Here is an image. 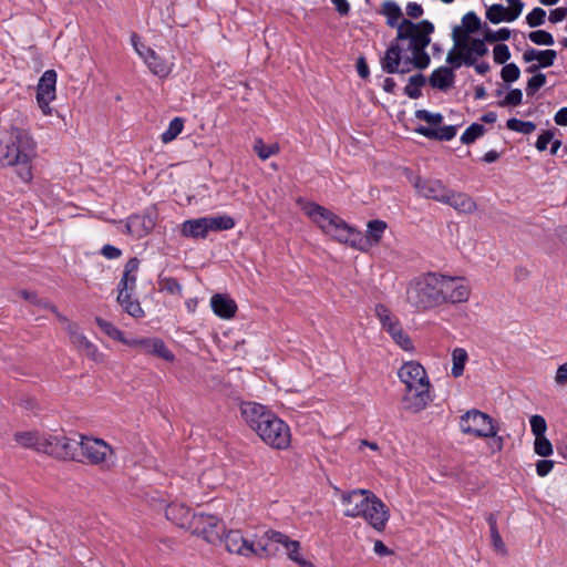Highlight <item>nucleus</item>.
<instances>
[{
	"mask_svg": "<svg viewBox=\"0 0 567 567\" xmlns=\"http://www.w3.org/2000/svg\"><path fill=\"white\" fill-rule=\"evenodd\" d=\"M556 58H557V52L555 50H551V49L539 50L538 58H537L538 65L544 69L549 68L554 64Z\"/></svg>",
	"mask_w": 567,
	"mask_h": 567,
	"instance_id": "nucleus-54",
	"label": "nucleus"
},
{
	"mask_svg": "<svg viewBox=\"0 0 567 567\" xmlns=\"http://www.w3.org/2000/svg\"><path fill=\"white\" fill-rule=\"evenodd\" d=\"M374 311L382 328L391 336L393 341L404 351H413L414 347L411 338L403 331L399 320L392 316L391 311L382 303H378Z\"/></svg>",
	"mask_w": 567,
	"mask_h": 567,
	"instance_id": "nucleus-9",
	"label": "nucleus"
},
{
	"mask_svg": "<svg viewBox=\"0 0 567 567\" xmlns=\"http://www.w3.org/2000/svg\"><path fill=\"white\" fill-rule=\"evenodd\" d=\"M71 342L78 348V350L84 352V354L95 362L103 361V354L99 351L97 347L92 343L84 334L80 333L78 326L70 323L68 326Z\"/></svg>",
	"mask_w": 567,
	"mask_h": 567,
	"instance_id": "nucleus-19",
	"label": "nucleus"
},
{
	"mask_svg": "<svg viewBox=\"0 0 567 567\" xmlns=\"http://www.w3.org/2000/svg\"><path fill=\"white\" fill-rule=\"evenodd\" d=\"M347 507L343 512L347 517H362L377 532H383L390 518L386 505L369 489H353L341 497Z\"/></svg>",
	"mask_w": 567,
	"mask_h": 567,
	"instance_id": "nucleus-2",
	"label": "nucleus"
},
{
	"mask_svg": "<svg viewBox=\"0 0 567 567\" xmlns=\"http://www.w3.org/2000/svg\"><path fill=\"white\" fill-rule=\"evenodd\" d=\"M437 281L439 286L442 287V292H440L442 305L460 303L468 300L470 288L465 285L464 278L444 276L437 272Z\"/></svg>",
	"mask_w": 567,
	"mask_h": 567,
	"instance_id": "nucleus-10",
	"label": "nucleus"
},
{
	"mask_svg": "<svg viewBox=\"0 0 567 567\" xmlns=\"http://www.w3.org/2000/svg\"><path fill=\"white\" fill-rule=\"evenodd\" d=\"M386 229V223L380 219L370 220L367 225V238L365 241L370 245H377L382 238L383 233Z\"/></svg>",
	"mask_w": 567,
	"mask_h": 567,
	"instance_id": "nucleus-32",
	"label": "nucleus"
},
{
	"mask_svg": "<svg viewBox=\"0 0 567 567\" xmlns=\"http://www.w3.org/2000/svg\"><path fill=\"white\" fill-rule=\"evenodd\" d=\"M523 92L519 89H512L505 96L504 100L498 102V106H517L522 104Z\"/></svg>",
	"mask_w": 567,
	"mask_h": 567,
	"instance_id": "nucleus-51",
	"label": "nucleus"
},
{
	"mask_svg": "<svg viewBox=\"0 0 567 567\" xmlns=\"http://www.w3.org/2000/svg\"><path fill=\"white\" fill-rule=\"evenodd\" d=\"M455 80V74L452 69L447 66H440L435 69L429 78V83L432 87L441 91H447Z\"/></svg>",
	"mask_w": 567,
	"mask_h": 567,
	"instance_id": "nucleus-26",
	"label": "nucleus"
},
{
	"mask_svg": "<svg viewBox=\"0 0 567 567\" xmlns=\"http://www.w3.org/2000/svg\"><path fill=\"white\" fill-rule=\"evenodd\" d=\"M462 23L464 27V38H467L468 33L477 32L481 29V20L473 11L464 14Z\"/></svg>",
	"mask_w": 567,
	"mask_h": 567,
	"instance_id": "nucleus-43",
	"label": "nucleus"
},
{
	"mask_svg": "<svg viewBox=\"0 0 567 567\" xmlns=\"http://www.w3.org/2000/svg\"><path fill=\"white\" fill-rule=\"evenodd\" d=\"M44 434H40L38 432H17L14 434V440L18 444L25 449H32L37 452H40V447L42 446V440Z\"/></svg>",
	"mask_w": 567,
	"mask_h": 567,
	"instance_id": "nucleus-29",
	"label": "nucleus"
},
{
	"mask_svg": "<svg viewBox=\"0 0 567 567\" xmlns=\"http://www.w3.org/2000/svg\"><path fill=\"white\" fill-rule=\"evenodd\" d=\"M443 204L452 206L455 210L463 214H472L476 210V203L464 193H455L451 189L447 190V199Z\"/></svg>",
	"mask_w": 567,
	"mask_h": 567,
	"instance_id": "nucleus-25",
	"label": "nucleus"
},
{
	"mask_svg": "<svg viewBox=\"0 0 567 567\" xmlns=\"http://www.w3.org/2000/svg\"><path fill=\"white\" fill-rule=\"evenodd\" d=\"M507 2L511 4L512 9L508 13L507 21H514L518 18L523 10V2L520 0H507Z\"/></svg>",
	"mask_w": 567,
	"mask_h": 567,
	"instance_id": "nucleus-62",
	"label": "nucleus"
},
{
	"mask_svg": "<svg viewBox=\"0 0 567 567\" xmlns=\"http://www.w3.org/2000/svg\"><path fill=\"white\" fill-rule=\"evenodd\" d=\"M229 553L239 554L243 556L260 555L259 548H256L254 543L244 538L239 530H229L225 534L221 542Z\"/></svg>",
	"mask_w": 567,
	"mask_h": 567,
	"instance_id": "nucleus-18",
	"label": "nucleus"
},
{
	"mask_svg": "<svg viewBox=\"0 0 567 567\" xmlns=\"http://www.w3.org/2000/svg\"><path fill=\"white\" fill-rule=\"evenodd\" d=\"M78 444L82 455L90 464L102 465L113 454L112 447L102 439L82 436Z\"/></svg>",
	"mask_w": 567,
	"mask_h": 567,
	"instance_id": "nucleus-12",
	"label": "nucleus"
},
{
	"mask_svg": "<svg viewBox=\"0 0 567 567\" xmlns=\"http://www.w3.org/2000/svg\"><path fill=\"white\" fill-rule=\"evenodd\" d=\"M398 375L406 388L429 381L425 369L415 361L405 362L398 372Z\"/></svg>",
	"mask_w": 567,
	"mask_h": 567,
	"instance_id": "nucleus-20",
	"label": "nucleus"
},
{
	"mask_svg": "<svg viewBox=\"0 0 567 567\" xmlns=\"http://www.w3.org/2000/svg\"><path fill=\"white\" fill-rule=\"evenodd\" d=\"M493 53H494V61L497 64H505L511 58V52H509L508 47L503 43L496 44L494 47Z\"/></svg>",
	"mask_w": 567,
	"mask_h": 567,
	"instance_id": "nucleus-55",
	"label": "nucleus"
},
{
	"mask_svg": "<svg viewBox=\"0 0 567 567\" xmlns=\"http://www.w3.org/2000/svg\"><path fill=\"white\" fill-rule=\"evenodd\" d=\"M413 186L420 196L431 198L443 203L447 199L449 188L440 181L434 178L415 177Z\"/></svg>",
	"mask_w": 567,
	"mask_h": 567,
	"instance_id": "nucleus-17",
	"label": "nucleus"
},
{
	"mask_svg": "<svg viewBox=\"0 0 567 567\" xmlns=\"http://www.w3.org/2000/svg\"><path fill=\"white\" fill-rule=\"evenodd\" d=\"M415 117L429 123L430 125H439L443 121V115L441 113H431L427 110L415 111Z\"/></svg>",
	"mask_w": 567,
	"mask_h": 567,
	"instance_id": "nucleus-53",
	"label": "nucleus"
},
{
	"mask_svg": "<svg viewBox=\"0 0 567 567\" xmlns=\"http://www.w3.org/2000/svg\"><path fill=\"white\" fill-rule=\"evenodd\" d=\"M285 548L287 549L288 557L295 563L300 558L299 548L300 544L297 540H289L285 544Z\"/></svg>",
	"mask_w": 567,
	"mask_h": 567,
	"instance_id": "nucleus-59",
	"label": "nucleus"
},
{
	"mask_svg": "<svg viewBox=\"0 0 567 567\" xmlns=\"http://www.w3.org/2000/svg\"><path fill=\"white\" fill-rule=\"evenodd\" d=\"M254 151L260 159L266 161L279 152L278 144L265 145L261 138H257L254 144Z\"/></svg>",
	"mask_w": 567,
	"mask_h": 567,
	"instance_id": "nucleus-42",
	"label": "nucleus"
},
{
	"mask_svg": "<svg viewBox=\"0 0 567 567\" xmlns=\"http://www.w3.org/2000/svg\"><path fill=\"white\" fill-rule=\"evenodd\" d=\"M184 128V120L182 117H175L169 122V125L165 132L161 135L163 143H169L175 140Z\"/></svg>",
	"mask_w": 567,
	"mask_h": 567,
	"instance_id": "nucleus-37",
	"label": "nucleus"
},
{
	"mask_svg": "<svg viewBox=\"0 0 567 567\" xmlns=\"http://www.w3.org/2000/svg\"><path fill=\"white\" fill-rule=\"evenodd\" d=\"M485 42L486 41L484 39H473L468 47L475 53V55L483 56L488 52Z\"/></svg>",
	"mask_w": 567,
	"mask_h": 567,
	"instance_id": "nucleus-58",
	"label": "nucleus"
},
{
	"mask_svg": "<svg viewBox=\"0 0 567 567\" xmlns=\"http://www.w3.org/2000/svg\"><path fill=\"white\" fill-rule=\"evenodd\" d=\"M40 452L60 460H79L78 441L64 435L44 434Z\"/></svg>",
	"mask_w": 567,
	"mask_h": 567,
	"instance_id": "nucleus-8",
	"label": "nucleus"
},
{
	"mask_svg": "<svg viewBox=\"0 0 567 567\" xmlns=\"http://www.w3.org/2000/svg\"><path fill=\"white\" fill-rule=\"evenodd\" d=\"M158 286L161 291H166L171 295H182V286L177 281V279L173 277H162L158 278Z\"/></svg>",
	"mask_w": 567,
	"mask_h": 567,
	"instance_id": "nucleus-44",
	"label": "nucleus"
},
{
	"mask_svg": "<svg viewBox=\"0 0 567 567\" xmlns=\"http://www.w3.org/2000/svg\"><path fill=\"white\" fill-rule=\"evenodd\" d=\"M458 48L461 49L463 63L468 66L474 65L476 62V58L473 55L475 53L470 49V47L465 43Z\"/></svg>",
	"mask_w": 567,
	"mask_h": 567,
	"instance_id": "nucleus-61",
	"label": "nucleus"
},
{
	"mask_svg": "<svg viewBox=\"0 0 567 567\" xmlns=\"http://www.w3.org/2000/svg\"><path fill=\"white\" fill-rule=\"evenodd\" d=\"M528 39L537 45H553L555 43L553 34L545 30L529 32Z\"/></svg>",
	"mask_w": 567,
	"mask_h": 567,
	"instance_id": "nucleus-45",
	"label": "nucleus"
},
{
	"mask_svg": "<svg viewBox=\"0 0 567 567\" xmlns=\"http://www.w3.org/2000/svg\"><path fill=\"white\" fill-rule=\"evenodd\" d=\"M426 83V78L422 73L410 76L404 93L410 99H419L422 95L421 87Z\"/></svg>",
	"mask_w": 567,
	"mask_h": 567,
	"instance_id": "nucleus-35",
	"label": "nucleus"
},
{
	"mask_svg": "<svg viewBox=\"0 0 567 567\" xmlns=\"http://www.w3.org/2000/svg\"><path fill=\"white\" fill-rule=\"evenodd\" d=\"M486 128L478 123L471 124L461 136L463 144L470 145L484 135Z\"/></svg>",
	"mask_w": 567,
	"mask_h": 567,
	"instance_id": "nucleus-39",
	"label": "nucleus"
},
{
	"mask_svg": "<svg viewBox=\"0 0 567 567\" xmlns=\"http://www.w3.org/2000/svg\"><path fill=\"white\" fill-rule=\"evenodd\" d=\"M546 83V75L544 73H536L533 75L526 85V94L533 96Z\"/></svg>",
	"mask_w": 567,
	"mask_h": 567,
	"instance_id": "nucleus-48",
	"label": "nucleus"
},
{
	"mask_svg": "<svg viewBox=\"0 0 567 567\" xmlns=\"http://www.w3.org/2000/svg\"><path fill=\"white\" fill-rule=\"evenodd\" d=\"M153 338H136V339H130L125 340L124 344L133 348L141 349L144 353H150L151 347H152Z\"/></svg>",
	"mask_w": 567,
	"mask_h": 567,
	"instance_id": "nucleus-56",
	"label": "nucleus"
},
{
	"mask_svg": "<svg viewBox=\"0 0 567 567\" xmlns=\"http://www.w3.org/2000/svg\"><path fill=\"white\" fill-rule=\"evenodd\" d=\"M35 154V143L30 134L22 128L12 127L1 157L2 165L18 166V176L28 183L32 179L31 162Z\"/></svg>",
	"mask_w": 567,
	"mask_h": 567,
	"instance_id": "nucleus-3",
	"label": "nucleus"
},
{
	"mask_svg": "<svg viewBox=\"0 0 567 567\" xmlns=\"http://www.w3.org/2000/svg\"><path fill=\"white\" fill-rule=\"evenodd\" d=\"M399 41L400 40H396L395 38L386 49L384 56L381 59L382 70L388 74L399 72V66L402 61V49Z\"/></svg>",
	"mask_w": 567,
	"mask_h": 567,
	"instance_id": "nucleus-22",
	"label": "nucleus"
},
{
	"mask_svg": "<svg viewBox=\"0 0 567 567\" xmlns=\"http://www.w3.org/2000/svg\"><path fill=\"white\" fill-rule=\"evenodd\" d=\"M554 133L551 131H544L536 141V148L539 152L547 150L548 144L553 141Z\"/></svg>",
	"mask_w": 567,
	"mask_h": 567,
	"instance_id": "nucleus-57",
	"label": "nucleus"
},
{
	"mask_svg": "<svg viewBox=\"0 0 567 567\" xmlns=\"http://www.w3.org/2000/svg\"><path fill=\"white\" fill-rule=\"evenodd\" d=\"M520 70L515 63H507L501 71V76L504 82L512 83L519 79Z\"/></svg>",
	"mask_w": 567,
	"mask_h": 567,
	"instance_id": "nucleus-50",
	"label": "nucleus"
},
{
	"mask_svg": "<svg viewBox=\"0 0 567 567\" xmlns=\"http://www.w3.org/2000/svg\"><path fill=\"white\" fill-rule=\"evenodd\" d=\"M148 354L156 355L162 358L168 362H173L175 355L168 348L165 346L164 341L158 338H153L152 347Z\"/></svg>",
	"mask_w": 567,
	"mask_h": 567,
	"instance_id": "nucleus-38",
	"label": "nucleus"
},
{
	"mask_svg": "<svg viewBox=\"0 0 567 567\" xmlns=\"http://www.w3.org/2000/svg\"><path fill=\"white\" fill-rule=\"evenodd\" d=\"M434 32V24L429 20L414 23L409 19H402L398 25L396 40H409V49L415 47H427L431 42L430 35Z\"/></svg>",
	"mask_w": 567,
	"mask_h": 567,
	"instance_id": "nucleus-6",
	"label": "nucleus"
},
{
	"mask_svg": "<svg viewBox=\"0 0 567 567\" xmlns=\"http://www.w3.org/2000/svg\"><path fill=\"white\" fill-rule=\"evenodd\" d=\"M95 323L105 334H107L113 340L120 341L122 343H124V341L126 340L124 338V333L120 329H117L112 322L106 321L101 317H96Z\"/></svg>",
	"mask_w": 567,
	"mask_h": 567,
	"instance_id": "nucleus-36",
	"label": "nucleus"
},
{
	"mask_svg": "<svg viewBox=\"0 0 567 567\" xmlns=\"http://www.w3.org/2000/svg\"><path fill=\"white\" fill-rule=\"evenodd\" d=\"M154 226L155 223L150 216L134 215L128 217L126 230L130 235L136 238H142L150 234Z\"/></svg>",
	"mask_w": 567,
	"mask_h": 567,
	"instance_id": "nucleus-24",
	"label": "nucleus"
},
{
	"mask_svg": "<svg viewBox=\"0 0 567 567\" xmlns=\"http://www.w3.org/2000/svg\"><path fill=\"white\" fill-rule=\"evenodd\" d=\"M117 289V302L123 310L134 318H142L144 310L137 299H132L136 289V275L123 272Z\"/></svg>",
	"mask_w": 567,
	"mask_h": 567,
	"instance_id": "nucleus-11",
	"label": "nucleus"
},
{
	"mask_svg": "<svg viewBox=\"0 0 567 567\" xmlns=\"http://www.w3.org/2000/svg\"><path fill=\"white\" fill-rule=\"evenodd\" d=\"M546 11L543 8H534L526 17V22L530 28H536L545 23Z\"/></svg>",
	"mask_w": 567,
	"mask_h": 567,
	"instance_id": "nucleus-49",
	"label": "nucleus"
},
{
	"mask_svg": "<svg viewBox=\"0 0 567 567\" xmlns=\"http://www.w3.org/2000/svg\"><path fill=\"white\" fill-rule=\"evenodd\" d=\"M56 72L47 70L37 86V101L44 115L51 114L50 102L55 99Z\"/></svg>",
	"mask_w": 567,
	"mask_h": 567,
	"instance_id": "nucleus-16",
	"label": "nucleus"
},
{
	"mask_svg": "<svg viewBox=\"0 0 567 567\" xmlns=\"http://www.w3.org/2000/svg\"><path fill=\"white\" fill-rule=\"evenodd\" d=\"M567 17V7L556 8L550 10L549 12V21L551 23H557L566 19Z\"/></svg>",
	"mask_w": 567,
	"mask_h": 567,
	"instance_id": "nucleus-63",
	"label": "nucleus"
},
{
	"mask_svg": "<svg viewBox=\"0 0 567 567\" xmlns=\"http://www.w3.org/2000/svg\"><path fill=\"white\" fill-rule=\"evenodd\" d=\"M468 360V355L465 349L463 348H455L452 351V370L451 373L454 378H458L464 372V367L466 361Z\"/></svg>",
	"mask_w": 567,
	"mask_h": 567,
	"instance_id": "nucleus-34",
	"label": "nucleus"
},
{
	"mask_svg": "<svg viewBox=\"0 0 567 567\" xmlns=\"http://www.w3.org/2000/svg\"><path fill=\"white\" fill-rule=\"evenodd\" d=\"M240 412L247 425L267 445L277 450H285L290 445L289 426L267 406L256 402H244Z\"/></svg>",
	"mask_w": 567,
	"mask_h": 567,
	"instance_id": "nucleus-1",
	"label": "nucleus"
},
{
	"mask_svg": "<svg viewBox=\"0 0 567 567\" xmlns=\"http://www.w3.org/2000/svg\"><path fill=\"white\" fill-rule=\"evenodd\" d=\"M207 229L209 231H221L229 230L235 227V220L233 217L223 215V216H207L205 217Z\"/></svg>",
	"mask_w": 567,
	"mask_h": 567,
	"instance_id": "nucleus-31",
	"label": "nucleus"
},
{
	"mask_svg": "<svg viewBox=\"0 0 567 567\" xmlns=\"http://www.w3.org/2000/svg\"><path fill=\"white\" fill-rule=\"evenodd\" d=\"M460 427L463 433L476 437H496L497 433L493 419L475 409L461 416Z\"/></svg>",
	"mask_w": 567,
	"mask_h": 567,
	"instance_id": "nucleus-7",
	"label": "nucleus"
},
{
	"mask_svg": "<svg viewBox=\"0 0 567 567\" xmlns=\"http://www.w3.org/2000/svg\"><path fill=\"white\" fill-rule=\"evenodd\" d=\"M532 433L535 435V437H539L545 435L547 430V423L546 420L542 415H533L529 420Z\"/></svg>",
	"mask_w": 567,
	"mask_h": 567,
	"instance_id": "nucleus-52",
	"label": "nucleus"
},
{
	"mask_svg": "<svg viewBox=\"0 0 567 567\" xmlns=\"http://www.w3.org/2000/svg\"><path fill=\"white\" fill-rule=\"evenodd\" d=\"M415 132L429 140L435 141H451L455 137L457 132L456 125H447L440 128H433L429 126L420 125L415 128Z\"/></svg>",
	"mask_w": 567,
	"mask_h": 567,
	"instance_id": "nucleus-27",
	"label": "nucleus"
},
{
	"mask_svg": "<svg viewBox=\"0 0 567 567\" xmlns=\"http://www.w3.org/2000/svg\"><path fill=\"white\" fill-rule=\"evenodd\" d=\"M195 513L183 504L172 503L165 509V516L168 520L181 528L188 529L193 522H196Z\"/></svg>",
	"mask_w": 567,
	"mask_h": 567,
	"instance_id": "nucleus-21",
	"label": "nucleus"
},
{
	"mask_svg": "<svg viewBox=\"0 0 567 567\" xmlns=\"http://www.w3.org/2000/svg\"><path fill=\"white\" fill-rule=\"evenodd\" d=\"M511 37V30L507 28H502L497 31H493L486 28L484 32V40L488 43H494L498 41H506Z\"/></svg>",
	"mask_w": 567,
	"mask_h": 567,
	"instance_id": "nucleus-47",
	"label": "nucleus"
},
{
	"mask_svg": "<svg viewBox=\"0 0 567 567\" xmlns=\"http://www.w3.org/2000/svg\"><path fill=\"white\" fill-rule=\"evenodd\" d=\"M426 47L410 48L412 52V59L408 58L404 60V64H413L416 69L423 70L430 64V55L425 51Z\"/></svg>",
	"mask_w": 567,
	"mask_h": 567,
	"instance_id": "nucleus-33",
	"label": "nucleus"
},
{
	"mask_svg": "<svg viewBox=\"0 0 567 567\" xmlns=\"http://www.w3.org/2000/svg\"><path fill=\"white\" fill-rule=\"evenodd\" d=\"M534 451L537 455L547 457L553 454V445L546 435L535 437Z\"/></svg>",
	"mask_w": 567,
	"mask_h": 567,
	"instance_id": "nucleus-46",
	"label": "nucleus"
},
{
	"mask_svg": "<svg viewBox=\"0 0 567 567\" xmlns=\"http://www.w3.org/2000/svg\"><path fill=\"white\" fill-rule=\"evenodd\" d=\"M182 234L185 237L206 238L208 229L205 217L184 221L182 225Z\"/></svg>",
	"mask_w": 567,
	"mask_h": 567,
	"instance_id": "nucleus-28",
	"label": "nucleus"
},
{
	"mask_svg": "<svg viewBox=\"0 0 567 567\" xmlns=\"http://www.w3.org/2000/svg\"><path fill=\"white\" fill-rule=\"evenodd\" d=\"M137 40L138 37L134 33L132 35L133 47L138 55L144 59L150 71L159 78H166L172 71V63L161 58L153 49L143 44L140 47Z\"/></svg>",
	"mask_w": 567,
	"mask_h": 567,
	"instance_id": "nucleus-14",
	"label": "nucleus"
},
{
	"mask_svg": "<svg viewBox=\"0 0 567 567\" xmlns=\"http://www.w3.org/2000/svg\"><path fill=\"white\" fill-rule=\"evenodd\" d=\"M554 467V461L540 460L536 463V472L540 477L546 476Z\"/></svg>",
	"mask_w": 567,
	"mask_h": 567,
	"instance_id": "nucleus-60",
	"label": "nucleus"
},
{
	"mask_svg": "<svg viewBox=\"0 0 567 567\" xmlns=\"http://www.w3.org/2000/svg\"><path fill=\"white\" fill-rule=\"evenodd\" d=\"M381 13L386 17V24L389 27L398 29V25H400L399 20L402 18L403 13L396 2L391 0L384 1Z\"/></svg>",
	"mask_w": 567,
	"mask_h": 567,
	"instance_id": "nucleus-30",
	"label": "nucleus"
},
{
	"mask_svg": "<svg viewBox=\"0 0 567 567\" xmlns=\"http://www.w3.org/2000/svg\"><path fill=\"white\" fill-rule=\"evenodd\" d=\"M302 209L324 234L340 243L350 244L352 247H359L362 250L365 249L358 244V240H362L361 234L331 210L312 202L307 203Z\"/></svg>",
	"mask_w": 567,
	"mask_h": 567,
	"instance_id": "nucleus-4",
	"label": "nucleus"
},
{
	"mask_svg": "<svg viewBox=\"0 0 567 567\" xmlns=\"http://www.w3.org/2000/svg\"><path fill=\"white\" fill-rule=\"evenodd\" d=\"M214 313L223 319H230L236 315L237 305L227 295L216 293L210 299Z\"/></svg>",
	"mask_w": 567,
	"mask_h": 567,
	"instance_id": "nucleus-23",
	"label": "nucleus"
},
{
	"mask_svg": "<svg viewBox=\"0 0 567 567\" xmlns=\"http://www.w3.org/2000/svg\"><path fill=\"white\" fill-rule=\"evenodd\" d=\"M511 11L505 8L503 4H493L491 6L487 11H486V18L492 22V23H499L504 20L507 21V18H508V13Z\"/></svg>",
	"mask_w": 567,
	"mask_h": 567,
	"instance_id": "nucleus-41",
	"label": "nucleus"
},
{
	"mask_svg": "<svg viewBox=\"0 0 567 567\" xmlns=\"http://www.w3.org/2000/svg\"><path fill=\"white\" fill-rule=\"evenodd\" d=\"M430 381L406 388L402 402L404 410L419 413L432 402Z\"/></svg>",
	"mask_w": 567,
	"mask_h": 567,
	"instance_id": "nucleus-13",
	"label": "nucleus"
},
{
	"mask_svg": "<svg viewBox=\"0 0 567 567\" xmlns=\"http://www.w3.org/2000/svg\"><path fill=\"white\" fill-rule=\"evenodd\" d=\"M555 381L557 384L564 385L567 384V362L559 365L557 369Z\"/></svg>",
	"mask_w": 567,
	"mask_h": 567,
	"instance_id": "nucleus-64",
	"label": "nucleus"
},
{
	"mask_svg": "<svg viewBox=\"0 0 567 567\" xmlns=\"http://www.w3.org/2000/svg\"><path fill=\"white\" fill-rule=\"evenodd\" d=\"M196 518V522H193L188 528L193 534L202 535L206 542L214 545L223 540L220 528H218V517L199 513Z\"/></svg>",
	"mask_w": 567,
	"mask_h": 567,
	"instance_id": "nucleus-15",
	"label": "nucleus"
},
{
	"mask_svg": "<svg viewBox=\"0 0 567 567\" xmlns=\"http://www.w3.org/2000/svg\"><path fill=\"white\" fill-rule=\"evenodd\" d=\"M437 272H427L410 281L406 288V301L417 311H427L442 306Z\"/></svg>",
	"mask_w": 567,
	"mask_h": 567,
	"instance_id": "nucleus-5",
	"label": "nucleus"
},
{
	"mask_svg": "<svg viewBox=\"0 0 567 567\" xmlns=\"http://www.w3.org/2000/svg\"><path fill=\"white\" fill-rule=\"evenodd\" d=\"M506 127L511 131L522 133V134H530L536 130V124L529 121H522L515 117L507 120Z\"/></svg>",
	"mask_w": 567,
	"mask_h": 567,
	"instance_id": "nucleus-40",
	"label": "nucleus"
}]
</instances>
